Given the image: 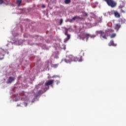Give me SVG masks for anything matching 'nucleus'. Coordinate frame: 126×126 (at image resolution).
<instances>
[{
	"label": "nucleus",
	"mask_w": 126,
	"mask_h": 126,
	"mask_svg": "<svg viewBox=\"0 0 126 126\" xmlns=\"http://www.w3.org/2000/svg\"><path fill=\"white\" fill-rule=\"evenodd\" d=\"M13 80H14V78H13V77H10L9 78V80H8L7 81V83H11L12 81H13Z\"/></svg>",
	"instance_id": "nucleus-11"
},
{
	"label": "nucleus",
	"mask_w": 126,
	"mask_h": 126,
	"mask_svg": "<svg viewBox=\"0 0 126 126\" xmlns=\"http://www.w3.org/2000/svg\"><path fill=\"white\" fill-rule=\"evenodd\" d=\"M21 100H22V101H25V100H26V99L24 97L21 98Z\"/></svg>",
	"instance_id": "nucleus-24"
},
{
	"label": "nucleus",
	"mask_w": 126,
	"mask_h": 126,
	"mask_svg": "<svg viewBox=\"0 0 126 126\" xmlns=\"http://www.w3.org/2000/svg\"><path fill=\"white\" fill-rule=\"evenodd\" d=\"M24 37L25 38H28V37H29V34H28V33H24Z\"/></svg>",
	"instance_id": "nucleus-18"
},
{
	"label": "nucleus",
	"mask_w": 126,
	"mask_h": 126,
	"mask_svg": "<svg viewBox=\"0 0 126 126\" xmlns=\"http://www.w3.org/2000/svg\"><path fill=\"white\" fill-rule=\"evenodd\" d=\"M63 29H64V35L66 36V37L65 39V41H67L69 39H70V34H68V30H69L70 28H66L65 27L63 28Z\"/></svg>",
	"instance_id": "nucleus-3"
},
{
	"label": "nucleus",
	"mask_w": 126,
	"mask_h": 126,
	"mask_svg": "<svg viewBox=\"0 0 126 126\" xmlns=\"http://www.w3.org/2000/svg\"><path fill=\"white\" fill-rule=\"evenodd\" d=\"M4 59V50L0 48V61H1Z\"/></svg>",
	"instance_id": "nucleus-5"
},
{
	"label": "nucleus",
	"mask_w": 126,
	"mask_h": 126,
	"mask_svg": "<svg viewBox=\"0 0 126 126\" xmlns=\"http://www.w3.org/2000/svg\"><path fill=\"white\" fill-rule=\"evenodd\" d=\"M121 24H115V30H117V31H119V29L121 28Z\"/></svg>",
	"instance_id": "nucleus-9"
},
{
	"label": "nucleus",
	"mask_w": 126,
	"mask_h": 126,
	"mask_svg": "<svg viewBox=\"0 0 126 126\" xmlns=\"http://www.w3.org/2000/svg\"><path fill=\"white\" fill-rule=\"evenodd\" d=\"M89 36H90L89 33H81V34L79 35L80 40H84L86 37H87V39H88Z\"/></svg>",
	"instance_id": "nucleus-4"
},
{
	"label": "nucleus",
	"mask_w": 126,
	"mask_h": 126,
	"mask_svg": "<svg viewBox=\"0 0 126 126\" xmlns=\"http://www.w3.org/2000/svg\"><path fill=\"white\" fill-rule=\"evenodd\" d=\"M103 0L104 1H105V2H106L108 6H110V7H112V8H114V7H116V6H117V2L115 1L114 0Z\"/></svg>",
	"instance_id": "nucleus-2"
},
{
	"label": "nucleus",
	"mask_w": 126,
	"mask_h": 126,
	"mask_svg": "<svg viewBox=\"0 0 126 126\" xmlns=\"http://www.w3.org/2000/svg\"><path fill=\"white\" fill-rule=\"evenodd\" d=\"M108 32H114V30H108Z\"/></svg>",
	"instance_id": "nucleus-22"
},
{
	"label": "nucleus",
	"mask_w": 126,
	"mask_h": 126,
	"mask_svg": "<svg viewBox=\"0 0 126 126\" xmlns=\"http://www.w3.org/2000/svg\"><path fill=\"white\" fill-rule=\"evenodd\" d=\"M90 36L91 37V38H95V37H96V35L93 34V35H90Z\"/></svg>",
	"instance_id": "nucleus-20"
},
{
	"label": "nucleus",
	"mask_w": 126,
	"mask_h": 126,
	"mask_svg": "<svg viewBox=\"0 0 126 126\" xmlns=\"http://www.w3.org/2000/svg\"><path fill=\"white\" fill-rule=\"evenodd\" d=\"M113 13L115 16V17H117V18H120V15L119 13V12H118V11H113Z\"/></svg>",
	"instance_id": "nucleus-10"
},
{
	"label": "nucleus",
	"mask_w": 126,
	"mask_h": 126,
	"mask_svg": "<svg viewBox=\"0 0 126 126\" xmlns=\"http://www.w3.org/2000/svg\"><path fill=\"white\" fill-rule=\"evenodd\" d=\"M20 106V104H18L17 105V107H19Z\"/></svg>",
	"instance_id": "nucleus-29"
},
{
	"label": "nucleus",
	"mask_w": 126,
	"mask_h": 126,
	"mask_svg": "<svg viewBox=\"0 0 126 126\" xmlns=\"http://www.w3.org/2000/svg\"><path fill=\"white\" fill-rule=\"evenodd\" d=\"M4 2L3 0H0V4H2Z\"/></svg>",
	"instance_id": "nucleus-21"
},
{
	"label": "nucleus",
	"mask_w": 126,
	"mask_h": 126,
	"mask_svg": "<svg viewBox=\"0 0 126 126\" xmlns=\"http://www.w3.org/2000/svg\"><path fill=\"white\" fill-rule=\"evenodd\" d=\"M108 46H116V44L114 43V41L111 40L110 42L108 43Z\"/></svg>",
	"instance_id": "nucleus-13"
},
{
	"label": "nucleus",
	"mask_w": 126,
	"mask_h": 126,
	"mask_svg": "<svg viewBox=\"0 0 126 126\" xmlns=\"http://www.w3.org/2000/svg\"><path fill=\"white\" fill-rule=\"evenodd\" d=\"M82 56H84V52L83 51H80L78 57H75L72 55H69L68 56H66L64 61L66 63H70L71 62H82Z\"/></svg>",
	"instance_id": "nucleus-1"
},
{
	"label": "nucleus",
	"mask_w": 126,
	"mask_h": 126,
	"mask_svg": "<svg viewBox=\"0 0 126 126\" xmlns=\"http://www.w3.org/2000/svg\"><path fill=\"white\" fill-rule=\"evenodd\" d=\"M116 33H112L111 35H110V37L111 38H115V37H116Z\"/></svg>",
	"instance_id": "nucleus-16"
},
{
	"label": "nucleus",
	"mask_w": 126,
	"mask_h": 126,
	"mask_svg": "<svg viewBox=\"0 0 126 126\" xmlns=\"http://www.w3.org/2000/svg\"><path fill=\"white\" fill-rule=\"evenodd\" d=\"M53 77H56V76H54Z\"/></svg>",
	"instance_id": "nucleus-31"
},
{
	"label": "nucleus",
	"mask_w": 126,
	"mask_h": 126,
	"mask_svg": "<svg viewBox=\"0 0 126 126\" xmlns=\"http://www.w3.org/2000/svg\"><path fill=\"white\" fill-rule=\"evenodd\" d=\"M56 82H57V84H59V83H60V81L59 80H57Z\"/></svg>",
	"instance_id": "nucleus-25"
},
{
	"label": "nucleus",
	"mask_w": 126,
	"mask_h": 126,
	"mask_svg": "<svg viewBox=\"0 0 126 126\" xmlns=\"http://www.w3.org/2000/svg\"><path fill=\"white\" fill-rule=\"evenodd\" d=\"M76 19H82V18L78 16H74L73 17L72 19H71V20H73V21H74Z\"/></svg>",
	"instance_id": "nucleus-12"
},
{
	"label": "nucleus",
	"mask_w": 126,
	"mask_h": 126,
	"mask_svg": "<svg viewBox=\"0 0 126 126\" xmlns=\"http://www.w3.org/2000/svg\"><path fill=\"white\" fill-rule=\"evenodd\" d=\"M43 7H45V6H43Z\"/></svg>",
	"instance_id": "nucleus-32"
},
{
	"label": "nucleus",
	"mask_w": 126,
	"mask_h": 126,
	"mask_svg": "<svg viewBox=\"0 0 126 126\" xmlns=\"http://www.w3.org/2000/svg\"><path fill=\"white\" fill-rule=\"evenodd\" d=\"M54 83V80H50L48 81L45 84V86H49V85H53V84Z\"/></svg>",
	"instance_id": "nucleus-7"
},
{
	"label": "nucleus",
	"mask_w": 126,
	"mask_h": 126,
	"mask_svg": "<svg viewBox=\"0 0 126 126\" xmlns=\"http://www.w3.org/2000/svg\"><path fill=\"white\" fill-rule=\"evenodd\" d=\"M121 22L122 23V24H126V19H123L122 20Z\"/></svg>",
	"instance_id": "nucleus-17"
},
{
	"label": "nucleus",
	"mask_w": 126,
	"mask_h": 126,
	"mask_svg": "<svg viewBox=\"0 0 126 126\" xmlns=\"http://www.w3.org/2000/svg\"><path fill=\"white\" fill-rule=\"evenodd\" d=\"M64 2L66 4H68L70 3V0H65Z\"/></svg>",
	"instance_id": "nucleus-15"
},
{
	"label": "nucleus",
	"mask_w": 126,
	"mask_h": 126,
	"mask_svg": "<svg viewBox=\"0 0 126 126\" xmlns=\"http://www.w3.org/2000/svg\"><path fill=\"white\" fill-rule=\"evenodd\" d=\"M25 107L27 106V103H25Z\"/></svg>",
	"instance_id": "nucleus-27"
},
{
	"label": "nucleus",
	"mask_w": 126,
	"mask_h": 126,
	"mask_svg": "<svg viewBox=\"0 0 126 126\" xmlns=\"http://www.w3.org/2000/svg\"><path fill=\"white\" fill-rule=\"evenodd\" d=\"M16 2H17V3H18V4H19L18 6H20V4L22 2V0H17Z\"/></svg>",
	"instance_id": "nucleus-14"
},
{
	"label": "nucleus",
	"mask_w": 126,
	"mask_h": 126,
	"mask_svg": "<svg viewBox=\"0 0 126 126\" xmlns=\"http://www.w3.org/2000/svg\"><path fill=\"white\" fill-rule=\"evenodd\" d=\"M41 92H42V91H39L38 92V94H41Z\"/></svg>",
	"instance_id": "nucleus-26"
},
{
	"label": "nucleus",
	"mask_w": 126,
	"mask_h": 126,
	"mask_svg": "<svg viewBox=\"0 0 126 126\" xmlns=\"http://www.w3.org/2000/svg\"><path fill=\"white\" fill-rule=\"evenodd\" d=\"M58 65H59V64H55L53 65V66L54 67H57V66H58Z\"/></svg>",
	"instance_id": "nucleus-23"
},
{
	"label": "nucleus",
	"mask_w": 126,
	"mask_h": 126,
	"mask_svg": "<svg viewBox=\"0 0 126 126\" xmlns=\"http://www.w3.org/2000/svg\"><path fill=\"white\" fill-rule=\"evenodd\" d=\"M120 8L121 10V12L122 13H126V8L125 6H120Z\"/></svg>",
	"instance_id": "nucleus-8"
},
{
	"label": "nucleus",
	"mask_w": 126,
	"mask_h": 126,
	"mask_svg": "<svg viewBox=\"0 0 126 126\" xmlns=\"http://www.w3.org/2000/svg\"><path fill=\"white\" fill-rule=\"evenodd\" d=\"M72 21H73V20H71V19L69 20V22H72Z\"/></svg>",
	"instance_id": "nucleus-28"
},
{
	"label": "nucleus",
	"mask_w": 126,
	"mask_h": 126,
	"mask_svg": "<svg viewBox=\"0 0 126 126\" xmlns=\"http://www.w3.org/2000/svg\"><path fill=\"white\" fill-rule=\"evenodd\" d=\"M23 95H24V94H22V96H23Z\"/></svg>",
	"instance_id": "nucleus-30"
},
{
	"label": "nucleus",
	"mask_w": 126,
	"mask_h": 126,
	"mask_svg": "<svg viewBox=\"0 0 126 126\" xmlns=\"http://www.w3.org/2000/svg\"><path fill=\"white\" fill-rule=\"evenodd\" d=\"M63 24V19H61L60 20V25H62Z\"/></svg>",
	"instance_id": "nucleus-19"
},
{
	"label": "nucleus",
	"mask_w": 126,
	"mask_h": 126,
	"mask_svg": "<svg viewBox=\"0 0 126 126\" xmlns=\"http://www.w3.org/2000/svg\"><path fill=\"white\" fill-rule=\"evenodd\" d=\"M97 33H98V34H100V37H103V39H107V36H106V34L102 31L97 32Z\"/></svg>",
	"instance_id": "nucleus-6"
}]
</instances>
